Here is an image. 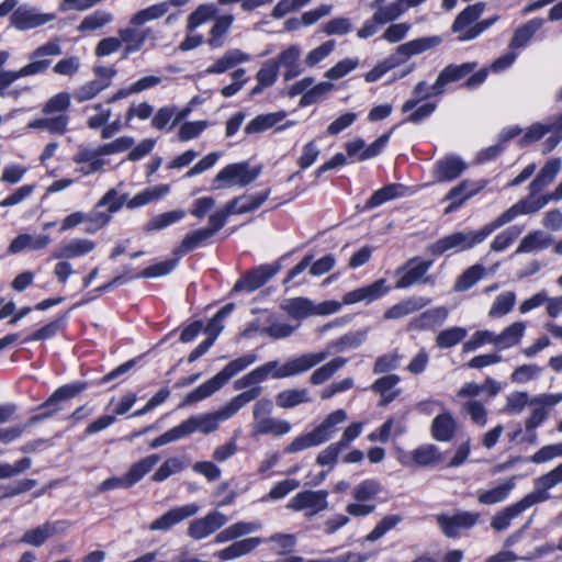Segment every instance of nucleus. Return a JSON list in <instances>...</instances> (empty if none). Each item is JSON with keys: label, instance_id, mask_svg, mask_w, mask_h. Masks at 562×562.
I'll return each instance as SVG.
<instances>
[{"label": "nucleus", "instance_id": "obj_1", "mask_svg": "<svg viewBox=\"0 0 562 562\" xmlns=\"http://www.w3.org/2000/svg\"><path fill=\"white\" fill-rule=\"evenodd\" d=\"M561 167L562 160L560 158L549 159L543 165L538 175L528 186L529 194L526 198L520 199L504 212L510 222L519 215L535 214L549 202L553 201V199H549L550 193L541 195H539V193L554 181L561 170Z\"/></svg>", "mask_w": 562, "mask_h": 562}, {"label": "nucleus", "instance_id": "obj_2", "mask_svg": "<svg viewBox=\"0 0 562 562\" xmlns=\"http://www.w3.org/2000/svg\"><path fill=\"white\" fill-rule=\"evenodd\" d=\"M510 223L507 216L499 214L488 224L479 231L456 232L447 235L428 246V251L434 256H439L449 250L462 251L471 249L473 246L485 240L494 231Z\"/></svg>", "mask_w": 562, "mask_h": 562}, {"label": "nucleus", "instance_id": "obj_3", "mask_svg": "<svg viewBox=\"0 0 562 562\" xmlns=\"http://www.w3.org/2000/svg\"><path fill=\"white\" fill-rule=\"evenodd\" d=\"M71 105V95L68 92H59L50 97L43 105V116L29 122V130H43L50 135H65L68 132Z\"/></svg>", "mask_w": 562, "mask_h": 562}, {"label": "nucleus", "instance_id": "obj_4", "mask_svg": "<svg viewBox=\"0 0 562 562\" xmlns=\"http://www.w3.org/2000/svg\"><path fill=\"white\" fill-rule=\"evenodd\" d=\"M442 42L440 36H427L419 37L401 44L396 47L395 53L392 54L383 63L379 64L376 67L371 69L366 74L367 82L376 81L382 75H384L387 70L405 63L408 58L414 55H419L424 52L432 49L440 45Z\"/></svg>", "mask_w": 562, "mask_h": 562}, {"label": "nucleus", "instance_id": "obj_5", "mask_svg": "<svg viewBox=\"0 0 562 562\" xmlns=\"http://www.w3.org/2000/svg\"><path fill=\"white\" fill-rule=\"evenodd\" d=\"M484 9V2H476L468 5L457 15L451 25V31L458 34V41L465 42L474 40L497 21L498 18L494 16L476 22Z\"/></svg>", "mask_w": 562, "mask_h": 562}, {"label": "nucleus", "instance_id": "obj_6", "mask_svg": "<svg viewBox=\"0 0 562 562\" xmlns=\"http://www.w3.org/2000/svg\"><path fill=\"white\" fill-rule=\"evenodd\" d=\"M270 194V190H266L256 195H244L239 198H235L229 201L223 210H220L209 217L210 227L205 228L206 231L212 232V236H214L227 222V218L231 215L235 214H244L247 212H251L257 210L261 204L266 202Z\"/></svg>", "mask_w": 562, "mask_h": 562}, {"label": "nucleus", "instance_id": "obj_7", "mask_svg": "<svg viewBox=\"0 0 562 562\" xmlns=\"http://www.w3.org/2000/svg\"><path fill=\"white\" fill-rule=\"evenodd\" d=\"M387 291L389 288L385 285V280L379 279L369 285L361 286L353 291L347 292L342 296V304L350 305L363 301L370 303L387 293ZM340 308L341 303L337 301H327L322 303L317 307L316 312L319 314H333L339 312Z\"/></svg>", "mask_w": 562, "mask_h": 562}, {"label": "nucleus", "instance_id": "obj_8", "mask_svg": "<svg viewBox=\"0 0 562 562\" xmlns=\"http://www.w3.org/2000/svg\"><path fill=\"white\" fill-rule=\"evenodd\" d=\"M87 386V382L77 381L58 387L42 405L38 406V409H45V412L31 417L29 425H33L40 420L53 416L55 413L61 409V402L77 396L79 393L85 391Z\"/></svg>", "mask_w": 562, "mask_h": 562}, {"label": "nucleus", "instance_id": "obj_9", "mask_svg": "<svg viewBox=\"0 0 562 562\" xmlns=\"http://www.w3.org/2000/svg\"><path fill=\"white\" fill-rule=\"evenodd\" d=\"M260 168H249V164L236 162L224 167L214 178V183H220L217 188L225 187H246L257 179Z\"/></svg>", "mask_w": 562, "mask_h": 562}, {"label": "nucleus", "instance_id": "obj_10", "mask_svg": "<svg viewBox=\"0 0 562 562\" xmlns=\"http://www.w3.org/2000/svg\"><path fill=\"white\" fill-rule=\"evenodd\" d=\"M480 514L475 512H458L453 515L440 514L436 516V521L448 538H457L464 530L471 529L477 524Z\"/></svg>", "mask_w": 562, "mask_h": 562}, {"label": "nucleus", "instance_id": "obj_11", "mask_svg": "<svg viewBox=\"0 0 562 562\" xmlns=\"http://www.w3.org/2000/svg\"><path fill=\"white\" fill-rule=\"evenodd\" d=\"M328 493L324 490L303 491L293 496L286 507L294 512L306 510V517H313L316 514L327 509Z\"/></svg>", "mask_w": 562, "mask_h": 562}, {"label": "nucleus", "instance_id": "obj_12", "mask_svg": "<svg viewBox=\"0 0 562 562\" xmlns=\"http://www.w3.org/2000/svg\"><path fill=\"white\" fill-rule=\"evenodd\" d=\"M431 260H419L417 257L409 259L405 266V273L397 280L396 289H406L414 284H434L432 276L428 274Z\"/></svg>", "mask_w": 562, "mask_h": 562}, {"label": "nucleus", "instance_id": "obj_13", "mask_svg": "<svg viewBox=\"0 0 562 562\" xmlns=\"http://www.w3.org/2000/svg\"><path fill=\"white\" fill-rule=\"evenodd\" d=\"M326 359V352L303 353L288 359L283 364L278 363L276 375L285 379L307 372Z\"/></svg>", "mask_w": 562, "mask_h": 562}, {"label": "nucleus", "instance_id": "obj_14", "mask_svg": "<svg viewBox=\"0 0 562 562\" xmlns=\"http://www.w3.org/2000/svg\"><path fill=\"white\" fill-rule=\"evenodd\" d=\"M228 518L218 510H212L204 517L193 519L188 526V536L193 540H202L220 530Z\"/></svg>", "mask_w": 562, "mask_h": 562}, {"label": "nucleus", "instance_id": "obj_15", "mask_svg": "<svg viewBox=\"0 0 562 562\" xmlns=\"http://www.w3.org/2000/svg\"><path fill=\"white\" fill-rule=\"evenodd\" d=\"M281 269L280 263L274 265H261L250 270L241 279H239L233 290L235 292L247 291L254 292L255 290L262 286L268 280L274 277Z\"/></svg>", "mask_w": 562, "mask_h": 562}, {"label": "nucleus", "instance_id": "obj_16", "mask_svg": "<svg viewBox=\"0 0 562 562\" xmlns=\"http://www.w3.org/2000/svg\"><path fill=\"white\" fill-rule=\"evenodd\" d=\"M562 483V463L535 480V490L524 497L533 506L550 499L549 490Z\"/></svg>", "mask_w": 562, "mask_h": 562}, {"label": "nucleus", "instance_id": "obj_17", "mask_svg": "<svg viewBox=\"0 0 562 562\" xmlns=\"http://www.w3.org/2000/svg\"><path fill=\"white\" fill-rule=\"evenodd\" d=\"M61 54V46L58 40H52L35 48L29 56L30 63L22 68H31L29 76L45 72L52 64L49 57Z\"/></svg>", "mask_w": 562, "mask_h": 562}, {"label": "nucleus", "instance_id": "obj_18", "mask_svg": "<svg viewBox=\"0 0 562 562\" xmlns=\"http://www.w3.org/2000/svg\"><path fill=\"white\" fill-rule=\"evenodd\" d=\"M56 19L54 13H41L35 8H18L11 15V25L20 31L42 26Z\"/></svg>", "mask_w": 562, "mask_h": 562}, {"label": "nucleus", "instance_id": "obj_19", "mask_svg": "<svg viewBox=\"0 0 562 562\" xmlns=\"http://www.w3.org/2000/svg\"><path fill=\"white\" fill-rule=\"evenodd\" d=\"M199 510L200 506L193 503L171 508L162 516L151 521L148 528L151 531H167L184 519L194 516Z\"/></svg>", "mask_w": 562, "mask_h": 562}, {"label": "nucleus", "instance_id": "obj_20", "mask_svg": "<svg viewBox=\"0 0 562 562\" xmlns=\"http://www.w3.org/2000/svg\"><path fill=\"white\" fill-rule=\"evenodd\" d=\"M477 64L475 61L464 63L461 65L450 64L446 66L438 75L436 81L432 85V93L443 94L446 91V87L450 83L460 81L470 75L475 68Z\"/></svg>", "mask_w": 562, "mask_h": 562}, {"label": "nucleus", "instance_id": "obj_21", "mask_svg": "<svg viewBox=\"0 0 562 562\" xmlns=\"http://www.w3.org/2000/svg\"><path fill=\"white\" fill-rule=\"evenodd\" d=\"M72 161L80 166L78 171L82 176L101 172L106 164V161L100 157L97 149L83 145L78 146L77 151L72 156Z\"/></svg>", "mask_w": 562, "mask_h": 562}, {"label": "nucleus", "instance_id": "obj_22", "mask_svg": "<svg viewBox=\"0 0 562 562\" xmlns=\"http://www.w3.org/2000/svg\"><path fill=\"white\" fill-rule=\"evenodd\" d=\"M117 34L125 43L122 55L124 59L127 58L130 54L140 50L147 40H155L150 27L137 29V26L132 25L120 29Z\"/></svg>", "mask_w": 562, "mask_h": 562}, {"label": "nucleus", "instance_id": "obj_23", "mask_svg": "<svg viewBox=\"0 0 562 562\" xmlns=\"http://www.w3.org/2000/svg\"><path fill=\"white\" fill-rule=\"evenodd\" d=\"M301 48L297 45H291L283 49L274 60L277 68H284L283 79L290 81L301 75L304 70L300 63Z\"/></svg>", "mask_w": 562, "mask_h": 562}, {"label": "nucleus", "instance_id": "obj_24", "mask_svg": "<svg viewBox=\"0 0 562 562\" xmlns=\"http://www.w3.org/2000/svg\"><path fill=\"white\" fill-rule=\"evenodd\" d=\"M457 419L449 412L437 415L430 426V432L435 440L440 442L452 441L458 432Z\"/></svg>", "mask_w": 562, "mask_h": 562}, {"label": "nucleus", "instance_id": "obj_25", "mask_svg": "<svg viewBox=\"0 0 562 562\" xmlns=\"http://www.w3.org/2000/svg\"><path fill=\"white\" fill-rule=\"evenodd\" d=\"M467 164L458 156L449 155L436 161L434 176L439 182L457 179L467 169Z\"/></svg>", "mask_w": 562, "mask_h": 562}, {"label": "nucleus", "instance_id": "obj_26", "mask_svg": "<svg viewBox=\"0 0 562 562\" xmlns=\"http://www.w3.org/2000/svg\"><path fill=\"white\" fill-rule=\"evenodd\" d=\"M262 543L259 537H250L241 540L234 541L226 548L217 551L214 555L221 561H229L241 558L252 552L258 546Z\"/></svg>", "mask_w": 562, "mask_h": 562}, {"label": "nucleus", "instance_id": "obj_27", "mask_svg": "<svg viewBox=\"0 0 562 562\" xmlns=\"http://www.w3.org/2000/svg\"><path fill=\"white\" fill-rule=\"evenodd\" d=\"M95 248V244L89 239H71L63 243L52 252L53 259H72L85 256Z\"/></svg>", "mask_w": 562, "mask_h": 562}, {"label": "nucleus", "instance_id": "obj_28", "mask_svg": "<svg viewBox=\"0 0 562 562\" xmlns=\"http://www.w3.org/2000/svg\"><path fill=\"white\" fill-rule=\"evenodd\" d=\"M531 507L528 501L522 497L517 503L509 505L493 516L491 527L496 531L505 530L509 527L510 521L518 517L522 512Z\"/></svg>", "mask_w": 562, "mask_h": 562}, {"label": "nucleus", "instance_id": "obj_29", "mask_svg": "<svg viewBox=\"0 0 562 562\" xmlns=\"http://www.w3.org/2000/svg\"><path fill=\"white\" fill-rule=\"evenodd\" d=\"M257 360L255 353H247L237 359L229 361L218 373L213 378L222 389L233 376L244 371Z\"/></svg>", "mask_w": 562, "mask_h": 562}, {"label": "nucleus", "instance_id": "obj_30", "mask_svg": "<svg viewBox=\"0 0 562 562\" xmlns=\"http://www.w3.org/2000/svg\"><path fill=\"white\" fill-rule=\"evenodd\" d=\"M257 360L255 353H247L237 359L229 361L218 373L213 378L222 389L233 376L244 371Z\"/></svg>", "mask_w": 562, "mask_h": 562}, {"label": "nucleus", "instance_id": "obj_31", "mask_svg": "<svg viewBox=\"0 0 562 562\" xmlns=\"http://www.w3.org/2000/svg\"><path fill=\"white\" fill-rule=\"evenodd\" d=\"M543 23V19L535 18L516 29L509 42V48L513 50L525 48Z\"/></svg>", "mask_w": 562, "mask_h": 562}, {"label": "nucleus", "instance_id": "obj_32", "mask_svg": "<svg viewBox=\"0 0 562 562\" xmlns=\"http://www.w3.org/2000/svg\"><path fill=\"white\" fill-rule=\"evenodd\" d=\"M259 529H261V522L259 521H238L220 531L215 536L214 541L216 543H225L258 531Z\"/></svg>", "mask_w": 562, "mask_h": 562}, {"label": "nucleus", "instance_id": "obj_33", "mask_svg": "<svg viewBox=\"0 0 562 562\" xmlns=\"http://www.w3.org/2000/svg\"><path fill=\"white\" fill-rule=\"evenodd\" d=\"M292 426L288 420L277 419L274 417H267L260 419L258 423L251 424L252 436H283L291 430Z\"/></svg>", "mask_w": 562, "mask_h": 562}, {"label": "nucleus", "instance_id": "obj_34", "mask_svg": "<svg viewBox=\"0 0 562 562\" xmlns=\"http://www.w3.org/2000/svg\"><path fill=\"white\" fill-rule=\"evenodd\" d=\"M430 300L423 296L408 297L393 305L384 313L386 319H398L427 306Z\"/></svg>", "mask_w": 562, "mask_h": 562}, {"label": "nucleus", "instance_id": "obj_35", "mask_svg": "<svg viewBox=\"0 0 562 562\" xmlns=\"http://www.w3.org/2000/svg\"><path fill=\"white\" fill-rule=\"evenodd\" d=\"M223 420L225 419L221 417V412L217 411L215 413L191 416L186 419V424L188 429H190V435L195 431L207 435L215 431L218 428L220 422Z\"/></svg>", "mask_w": 562, "mask_h": 562}, {"label": "nucleus", "instance_id": "obj_36", "mask_svg": "<svg viewBox=\"0 0 562 562\" xmlns=\"http://www.w3.org/2000/svg\"><path fill=\"white\" fill-rule=\"evenodd\" d=\"M385 0H374L371 3V8L374 11V21L379 24H387L400 18L404 12L405 8L400 3L398 0L391 3L384 4Z\"/></svg>", "mask_w": 562, "mask_h": 562}, {"label": "nucleus", "instance_id": "obj_37", "mask_svg": "<svg viewBox=\"0 0 562 562\" xmlns=\"http://www.w3.org/2000/svg\"><path fill=\"white\" fill-rule=\"evenodd\" d=\"M262 393L261 386L250 387L249 390L239 393L235 397H233L224 407L220 409L221 417L225 420L234 416L239 409H241L246 404L251 401L258 398Z\"/></svg>", "mask_w": 562, "mask_h": 562}, {"label": "nucleus", "instance_id": "obj_38", "mask_svg": "<svg viewBox=\"0 0 562 562\" xmlns=\"http://www.w3.org/2000/svg\"><path fill=\"white\" fill-rule=\"evenodd\" d=\"M486 183V180H462L459 184L449 190V192L446 194L445 200H456L463 204L468 199L483 190Z\"/></svg>", "mask_w": 562, "mask_h": 562}, {"label": "nucleus", "instance_id": "obj_39", "mask_svg": "<svg viewBox=\"0 0 562 562\" xmlns=\"http://www.w3.org/2000/svg\"><path fill=\"white\" fill-rule=\"evenodd\" d=\"M347 419V414L344 409H337L330 413L318 426L313 430L322 443L328 441L334 437L337 431V425Z\"/></svg>", "mask_w": 562, "mask_h": 562}, {"label": "nucleus", "instance_id": "obj_40", "mask_svg": "<svg viewBox=\"0 0 562 562\" xmlns=\"http://www.w3.org/2000/svg\"><path fill=\"white\" fill-rule=\"evenodd\" d=\"M50 243L47 235L32 236L30 234H21L16 236L9 246L11 254H18L24 249L38 250L45 248Z\"/></svg>", "mask_w": 562, "mask_h": 562}, {"label": "nucleus", "instance_id": "obj_41", "mask_svg": "<svg viewBox=\"0 0 562 562\" xmlns=\"http://www.w3.org/2000/svg\"><path fill=\"white\" fill-rule=\"evenodd\" d=\"M515 485V477H512L496 487L479 491L477 502L482 505H494L501 503L508 497Z\"/></svg>", "mask_w": 562, "mask_h": 562}, {"label": "nucleus", "instance_id": "obj_42", "mask_svg": "<svg viewBox=\"0 0 562 562\" xmlns=\"http://www.w3.org/2000/svg\"><path fill=\"white\" fill-rule=\"evenodd\" d=\"M160 460L158 454H150L132 464L124 474L130 487L138 483Z\"/></svg>", "mask_w": 562, "mask_h": 562}, {"label": "nucleus", "instance_id": "obj_43", "mask_svg": "<svg viewBox=\"0 0 562 562\" xmlns=\"http://www.w3.org/2000/svg\"><path fill=\"white\" fill-rule=\"evenodd\" d=\"M366 334L362 331L348 333L340 338L327 344L326 348L321 352H326V359L335 352H342L347 349L357 348L362 344Z\"/></svg>", "mask_w": 562, "mask_h": 562}, {"label": "nucleus", "instance_id": "obj_44", "mask_svg": "<svg viewBox=\"0 0 562 562\" xmlns=\"http://www.w3.org/2000/svg\"><path fill=\"white\" fill-rule=\"evenodd\" d=\"M526 324L515 322L507 326L501 334L496 335V348L508 349L518 345L525 335Z\"/></svg>", "mask_w": 562, "mask_h": 562}, {"label": "nucleus", "instance_id": "obj_45", "mask_svg": "<svg viewBox=\"0 0 562 562\" xmlns=\"http://www.w3.org/2000/svg\"><path fill=\"white\" fill-rule=\"evenodd\" d=\"M113 20L114 16L111 12L105 10H95L81 20L80 24L77 26V30L80 33L98 31L112 23Z\"/></svg>", "mask_w": 562, "mask_h": 562}, {"label": "nucleus", "instance_id": "obj_46", "mask_svg": "<svg viewBox=\"0 0 562 562\" xmlns=\"http://www.w3.org/2000/svg\"><path fill=\"white\" fill-rule=\"evenodd\" d=\"M310 402L311 397L307 389H289L279 392L276 396L277 406L284 409Z\"/></svg>", "mask_w": 562, "mask_h": 562}, {"label": "nucleus", "instance_id": "obj_47", "mask_svg": "<svg viewBox=\"0 0 562 562\" xmlns=\"http://www.w3.org/2000/svg\"><path fill=\"white\" fill-rule=\"evenodd\" d=\"M249 60V56L240 49H229L206 69L207 74H223L237 64Z\"/></svg>", "mask_w": 562, "mask_h": 562}, {"label": "nucleus", "instance_id": "obj_48", "mask_svg": "<svg viewBox=\"0 0 562 562\" xmlns=\"http://www.w3.org/2000/svg\"><path fill=\"white\" fill-rule=\"evenodd\" d=\"M57 525L58 522H45L36 528L30 529L24 532L21 538V542L34 547H41L49 537L54 536L58 531Z\"/></svg>", "mask_w": 562, "mask_h": 562}, {"label": "nucleus", "instance_id": "obj_49", "mask_svg": "<svg viewBox=\"0 0 562 562\" xmlns=\"http://www.w3.org/2000/svg\"><path fill=\"white\" fill-rule=\"evenodd\" d=\"M284 111L261 114L251 120L245 127L247 134H257L274 126L285 117Z\"/></svg>", "mask_w": 562, "mask_h": 562}, {"label": "nucleus", "instance_id": "obj_50", "mask_svg": "<svg viewBox=\"0 0 562 562\" xmlns=\"http://www.w3.org/2000/svg\"><path fill=\"white\" fill-rule=\"evenodd\" d=\"M405 191V187L400 183H391L376 190L367 201L366 207L373 209L390 200L401 196Z\"/></svg>", "mask_w": 562, "mask_h": 562}, {"label": "nucleus", "instance_id": "obj_51", "mask_svg": "<svg viewBox=\"0 0 562 562\" xmlns=\"http://www.w3.org/2000/svg\"><path fill=\"white\" fill-rule=\"evenodd\" d=\"M413 460L422 467L436 465L442 462L443 457L439 449L431 443L423 445L412 452Z\"/></svg>", "mask_w": 562, "mask_h": 562}, {"label": "nucleus", "instance_id": "obj_52", "mask_svg": "<svg viewBox=\"0 0 562 562\" xmlns=\"http://www.w3.org/2000/svg\"><path fill=\"white\" fill-rule=\"evenodd\" d=\"M486 269L483 265L476 263L465 269L462 274L457 279L453 290L456 292H463L472 288L485 274Z\"/></svg>", "mask_w": 562, "mask_h": 562}, {"label": "nucleus", "instance_id": "obj_53", "mask_svg": "<svg viewBox=\"0 0 562 562\" xmlns=\"http://www.w3.org/2000/svg\"><path fill=\"white\" fill-rule=\"evenodd\" d=\"M448 317V310L445 306L435 307L422 313L412 326L418 329L434 327L442 324Z\"/></svg>", "mask_w": 562, "mask_h": 562}, {"label": "nucleus", "instance_id": "obj_54", "mask_svg": "<svg viewBox=\"0 0 562 562\" xmlns=\"http://www.w3.org/2000/svg\"><path fill=\"white\" fill-rule=\"evenodd\" d=\"M167 12L168 4L166 2L153 4L133 14L130 19V24L133 26H142L149 21L160 19Z\"/></svg>", "mask_w": 562, "mask_h": 562}, {"label": "nucleus", "instance_id": "obj_55", "mask_svg": "<svg viewBox=\"0 0 562 562\" xmlns=\"http://www.w3.org/2000/svg\"><path fill=\"white\" fill-rule=\"evenodd\" d=\"M186 216V212L183 210H173L170 212H165L151 217L144 226V232L150 233L154 231H160L169 225L181 221Z\"/></svg>", "mask_w": 562, "mask_h": 562}, {"label": "nucleus", "instance_id": "obj_56", "mask_svg": "<svg viewBox=\"0 0 562 562\" xmlns=\"http://www.w3.org/2000/svg\"><path fill=\"white\" fill-rule=\"evenodd\" d=\"M347 363L346 358L337 357L316 369L310 376V383L319 385L329 380L339 369Z\"/></svg>", "mask_w": 562, "mask_h": 562}, {"label": "nucleus", "instance_id": "obj_57", "mask_svg": "<svg viewBox=\"0 0 562 562\" xmlns=\"http://www.w3.org/2000/svg\"><path fill=\"white\" fill-rule=\"evenodd\" d=\"M468 335V330L463 327L454 326L441 330L436 336V345L440 349H448L457 346Z\"/></svg>", "mask_w": 562, "mask_h": 562}, {"label": "nucleus", "instance_id": "obj_58", "mask_svg": "<svg viewBox=\"0 0 562 562\" xmlns=\"http://www.w3.org/2000/svg\"><path fill=\"white\" fill-rule=\"evenodd\" d=\"M217 14V8L214 3L200 4L188 18V32L194 31L204 22L213 19Z\"/></svg>", "mask_w": 562, "mask_h": 562}, {"label": "nucleus", "instance_id": "obj_59", "mask_svg": "<svg viewBox=\"0 0 562 562\" xmlns=\"http://www.w3.org/2000/svg\"><path fill=\"white\" fill-rule=\"evenodd\" d=\"M187 468V462L181 457H173L167 459L158 470L153 474L151 480L155 482H162L176 473H180Z\"/></svg>", "mask_w": 562, "mask_h": 562}, {"label": "nucleus", "instance_id": "obj_60", "mask_svg": "<svg viewBox=\"0 0 562 562\" xmlns=\"http://www.w3.org/2000/svg\"><path fill=\"white\" fill-rule=\"evenodd\" d=\"M282 308L290 316L297 319L304 318L315 312L312 302L305 297H295L286 300L282 304Z\"/></svg>", "mask_w": 562, "mask_h": 562}, {"label": "nucleus", "instance_id": "obj_61", "mask_svg": "<svg viewBox=\"0 0 562 562\" xmlns=\"http://www.w3.org/2000/svg\"><path fill=\"white\" fill-rule=\"evenodd\" d=\"M403 517L398 514H392L384 516L374 528L366 536L364 540L368 542H374L381 539L387 531L395 528Z\"/></svg>", "mask_w": 562, "mask_h": 562}, {"label": "nucleus", "instance_id": "obj_62", "mask_svg": "<svg viewBox=\"0 0 562 562\" xmlns=\"http://www.w3.org/2000/svg\"><path fill=\"white\" fill-rule=\"evenodd\" d=\"M383 487L378 480L369 479L359 483L353 488V498L357 502H368L375 498L381 492Z\"/></svg>", "mask_w": 562, "mask_h": 562}, {"label": "nucleus", "instance_id": "obj_63", "mask_svg": "<svg viewBox=\"0 0 562 562\" xmlns=\"http://www.w3.org/2000/svg\"><path fill=\"white\" fill-rule=\"evenodd\" d=\"M108 87H110V81L94 79L78 87L74 91V98L81 103L93 99Z\"/></svg>", "mask_w": 562, "mask_h": 562}, {"label": "nucleus", "instance_id": "obj_64", "mask_svg": "<svg viewBox=\"0 0 562 562\" xmlns=\"http://www.w3.org/2000/svg\"><path fill=\"white\" fill-rule=\"evenodd\" d=\"M515 302L516 294L513 291L497 295L490 308L488 316L497 318L507 315L513 310Z\"/></svg>", "mask_w": 562, "mask_h": 562}]
</instances>
